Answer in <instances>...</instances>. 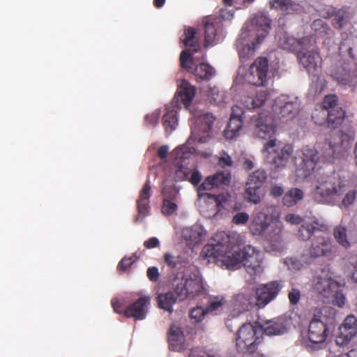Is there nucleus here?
Wrapping results in <instances>:
<instances>
[{
	"label": "nucleus",
	"mask_w": 357,
	"mask_h": 357,
	"mask_svg": "<svg viewBox=\"0 0 357 357\" xmlns=\"http://www.w3.org/2000/svg\"><path fill=\"white\" fill-rule=\"evenodd\" d=\"M236 48L241 59L248 58L255 53V44L245 43L244 39L238 38L236 42Z\"/></svg>",
	"instance_id": "ea45409f"
},
{
	"label": "nucleus",
	"mask_w": 357,
	"mask_h": 357,
	"mask_svg": "<svg viewBox=\"0 0 357 357\" xmlns=\"http://www.w3.org/2000/svg\"><path fill=\"white\" fill-rule=\"evenodd\" d=\"M231 181V173L229 172L220 171L208 176L197 187V194L199 198L209 197L210 193L206 191L211 190L217 188L228 185Z\"/></svg>",
	"instance_id": "ddd939ff"
},
{
	"label": "nucleus",
	"mask_w": 357,
	"mask_h": 357,
	"mask_svg": "<svg viewBox=\"0 0 357 357\" xmlns=\"http://www.w3.org/2000/svg\"><path fill=\"white\" fill-rule=\"evenodd\" d=\"M206 314L207 311H206V309L203 308L202 307L197 306L196 307H194L190 311V318L194 322L198 323L204 319L205 314Z\"/></svg>",
	"instance_id": "3c124183"
},
{
	"label": "nucleus",
	"mask_w": 357,
	"mask_h": 357,
	"mask_svg": "<svg viewBox=\"0 0 357 357\" xmlns=\"http://www.w3.org/2000/svg\"><path fill=\"white\" fill-rule=\"evenodd\" d=\"M177 123V110L174 108H167V111L162 116V125L166 132L171 133L174 131Z\"/></svg>",
	"instance_id": "f704fd0d"
},
{
	"label": "nucleus",
	"mask_w": 357,
	"mask_h": 357,
	"mask_svg": "<svg viewBox=\"0 0 357 357\" xmlns=\"http://www.w3.org/2000/svg\"><path fill=\"white\" fill-rule=\"evenodd\" d=\"M345 192V185L339 178L333 176L321 177L312 195L317 203L335 204Z\"/></svg>",
	"instance_id": "20e7f679"
},
{
	"label": "nucleus",
	"mask_w": 357,
	"mask_h": 357,
	"mask_svg": "<svg viewBox=\"0 0 357 357\" xmlns=\"http://www.w3.org/2000/svg\"><path fill=\"white\" fill-rule=\"evenodd\" d=\"M233 303L235 307L234 310H237V313L239 314L255 305V298L250 291L245 290L234 296Z\"/></svg>",
	"instance_id": "bb28decb"
},
{
	"label": "nucleus",
	"mask_w": 357,
	"mask_h": 357,
	"mask_svg": "<svg viewBox=\"0 0 357 357\" xmlns=\"http://www.w3.org/2000/svg\"><path fill=\"white\" fill-rule=\"evenodd\" d=\"M333 236L336 242L344 249H348L351 243L347 238V229L345 226L339 225L333 228Z\"/></svg>",
	"instance_id": "4c0bfd02"
},
{
	"label": "nucleus",
	"mask_w": 357,
	"mask_h": 357,
	"mask_svg": "<svg viewBox=\"0 0 357 357\" xmlns=\"http://www.w3.org/2000/svg\"><path fill=\"white\" fill-rule=\"evenodd\" d=\"M178 209L176 201H171L167 199L162 200L161 211L163 215L170 216L175 213Z\"/></svg>",
	"instance_id": "8fccbe9b"
},
{
	"label": "nucleus",
	"mask_w": 357,
	"mask_h": 357,
	"mask_svg": "<svg viewBox=\"0 0 357 357\" xmlns=\"http://www.w3.org/2000/svg\"><path fill=\"white\" fill-rule=\"evenodd\" d=\"M184 335L180 327L172 324L168 331L169 348L173 351H181L184 349Z\"/></svg>",
	"instance_id": "cd10ccee"
},
{
	"label": "nucleus",
	"mask_w": 357,
	"mask_h": 357,
	"mask_svg": "<svg viewBox=\"0 0 357 357\" xmlns=\"http://www.w3.org/2000/svg\"><path fill=\"white\" fill-rule=\"evenodd\" d=\"M181 67L188 72H192L197 82L209 80L215 74L213 68L207 63H202L196 66L192 70L194 58L190 50H183L180 54Z\"/></svg>",
	"instance_id": "6e6552de"
},
{
	"label": "nucleus",
	"mask_w": 357,
	"mask_h": 357,
	"mask_svg": "<svg viewBox=\"0 0 357 357\" xmlns=\"http://www.w3.org/2000/svg\"><path fill=\"white\" fill-rule=\"evenodd\" d=\"M218 165L222 168L231 167L233 165V160H231V158L225 151H222L218 160Z\"/></svg>",
	"instance_id": "69168bd1"
},
{
	"label": "nucleus",
	"mask_w": 357,
	"mask_h": 357,
	"mask_svg": "<svg viewBox=\"0 0 357 357\" xmlns=\"http://www.w3.org/2000/svg\"><path fill=\"white\" fill-rule=\"evenodd\" d=\"M305 50L306 48L297 52V59L309 73H314L317 70L319 54L313 50L304 51Z\"/></svg>",
	"instance_id": "a878e982"
},
{
	"label": "nucleus",
	"mask_w": 357,
	"mask_h": 357,
	"mask_svg": "<svg viewBox=\"0 0 357 357\" xmlns=\"http://www.w3.org/2000/svg\"><path fill=\"white\" fill-rule=\"evenodd\" d=\"M243 125V119L236 117H230L227 129L224 132L227 139H231L238 135Z\"/></svg>",
	"instance_id": "c9c22d12"
},
{
	"label": "nucleus",
	"mask_w": 357,
	"mask_h": 357,
	"mask_svg": "<svg viewBox=\"0 0 357 357\" xmlns=\"http://www.w3.org/2000/svg\"><path fill=\"white\" fill-rule=\"evenodd\" d=\"M301 298V291L299 289L292 287L288 292V298L291 305H297Z\"/></svg>",
	"instance_id": "4d7b16f0"
},
{
	"label": "nucleus",
	"mask_w": 357,
	"mask_h": 357,
	"mask_svg": "<svg viewBox=\"0 0 357 357\" xmlns=\"http://www.w3.org/2000/svg\"><path fill=\"white\" fill-rule=\"evenodd\" d=\"M267 178L265 170L259 169L250 174L246 182L245 195L249 202L253 204L260 202L259 190Z\"/></svg>",
	"instance_id": "4468645a"
},
{
	"label": "nucleus",
	"mask_w": 357,
	"mask_h": 357,
	"mask_svg": "<svg viewBox=\"0 0 357 357\" xmlns=\"http://www.w3.org/2000/svg\"><path fill=\"white\" fill-rule=\"evenodd\" d=\"M319 293L335 305L342 307L345 303V296L342 292L343 287L332 279H325L317 285Z\"/></svg>",
	"instance_id": "9b49d317"
},
{
	"label": "nucleus",
	"mask_w": 357,
	"mask_h": 357,
	"mask_svg": "<svg viewBox=\"0 0 357 357\" xmlns=\"http://www.w3.org/2000/svg\"><path fill=\"white\" fill-rule=\"evenodd\" d=\"M284 220L287 222H288L291 225H298L301 224L302 225L303 224L304 219L303 217H301L299 215L294 214V213H288L285 215ZM305 223V222H304V224Z\"/></svg>",
	"instance_id": "e2e57ef3"
},
{
	"label": "nucleus",
	"mask_w": 357,
	"mask_h": 357,
	"mask_svg": "<svg viewBox=\"0 0 357 357\" xmlns=\"http://www.w3.org/2000/svg\"><path fill=\"white\" fill-rule=\"evenodd\" d=\"M151 185L149 181H147L139 192V196L137 200V207L138 215L135 218V222L139 219H143L149 214V199L151 197Z\"/></svg>",
	"instance_id": "b1692460"
},
{
	"label": "nucleus",
	"mask_w": 357,
	"mask_h": 357,
	"mask_svg": "<svg viewBox=\"0 0 357 357\" xmlns=\"http://www.w3.org/2000/svg\"><path fill=\"white\" fill-rule=\"evenodd\" d=\"M300 155L302 161L296 169V175L300 179H305L309 177L315 169V167L320 160L318 151L308 146L301 149Z\"/></svg>",
	"instance_id": "9d476101"
},
{
	"label": "nucleus",
	"mask_w": 357,
	"mask_h": 357,
	"mask_svg": "<svg viewBox=\"0 0 357 357\" xmlns=\"http://www.w3.org/2000/svg\"><path fill=\"white\" fill-rule=\"evenodd\" d=\"M218 249L225 251H232L236 245L234 237L227 234L225 231H218L213 237L212 243Z\"/></svg>",
	"instance_id": "c756f323"
},
{
	"label": "nucleus",
	"mask_w": 357,
	"mask_h": 357,
	"mask_svg": "<svg viewBox=\"0 0 357 357\" xmlns=\"http://www.w3.org/2000/svg\"><path fill=\"white\" fill-rule=\"evenodd\" d=\"M276 142L275 139H269L264 144L262 151L266 154V160L275 169H283L294 160V146L287 144L280 148Z\"/></svg>",
	"instance_id": "423d86ee"
},
{
	"label": "nucleus",
	"mask_w": 357,
	"mask_h": 357,
	"mask_svg": "<svg viewBox=\"0 0 357 357\" xmlns=\"http://www.w3.org/2000/svg\"><path fill=\"white\" fill-rule=\"evenodd\" d=\"M349 54L354 63H344L340 67L333 69L331 76L341 85H351L357 78V44L349 47Z\"/></svg>",
	"instance_id": "0eeeda50"
},
{
	"label": "nucleus",
	"mask_w": 357,
	"mask_h": 357,
	"mask_svg": "<svg viewBox=\"0 0 357 357\" xmlns=\"http://www.w3.org/2000/svg\"><path fill=\"white\" fill-rule=\"evenodd\" d=\"M300 102L296 97L281 96L275 102L274 112L279 119H292L299 112Z\"/></svg>",
	"instance_id": "f3484780"
},
{
	"label": "nucleus",
	"mask_w": 357,
	"mask_h": 357,
	"mask_svg": "<svg viewBox=\"0 0 357 357\" xmlns=\"http://www.w3.org/2000/svg\"><path fill=\"white\" fill-rule=\"evenodd\" d=\"M181 40L185 46L192 47V53L201 49V44L196 38V30L192 27H188L184 30Z\"/></svg>",
	"instance_id": "473e14b6"
},
{
	"label": "nucleus",
	"mask_w": 357,
	"mask_h": 357,
	"mask_svg": "<svg viewBox=\"0 0 357 357\" xmlns=\"http://www.w3.org/2000/svg\"><path fill=\"white\" fill-rule=\"evenodd\" d=\"M303 198V192L297 188L288 190L282 198V203L285 206L291 207L296 205Z\"/></svg>",
	"instance_id": "e433bc0d"
},
{
	"label": "nucleus",
	"mask_w": 357,
	"mask_h": 357,
	"mask_svg": "<svg viewBox=\"0 0 357 357\" xmlns=\"http://www.w3.org/2000/svg\"><path fill=\"white\" fill-rule=\"evenodd\" d=\"M333 26L335 29H341L345 26L350 18L349 12L345 8H341L337 10L333 15Z\"/></svg>",
	"instance_id": "37998d69"
},
{
	"label": "nucleus",
	"mask_w": 357,
	"mask_h": 357,
	"mask_svg": "<svg viewBox=\"0 0 357 357\" xmlns=\"http://www.w3.org/2000/svg\"><path fill=\"white\" fill-rule=\"evenodd\" d=\"M268 61L266 57H258L250 65L245 79L250 84L260 86L267 83Z\"/></svg>",
	"instance_id": "f8f14e48"
},
{
	"label": "nucleus",
	"mask_w": 357,
	"mask_h": 357,
	"mask_svg": "<svg viewBox=\"0 0 357 357\" xmlns=\"http://www.w3.org/2000/svg\"><path fill=\"white\" fill-rule=\"evenodd\" d=\"M244 253L245 259L243 266L247 273L250 275H256L261 273L263 268L261 266L262 257L260 251L257 250L255 247L246 245L244 247Z\"/></svg>",
	"instance_id": "aec40b11"
},
{
	"label": "nucleus",
	"mask_w": 357,
	"mask_h": 357,
	"mask_svg": "<svg viewBox=\"0 0 357 357\" xmlns=\"http://www.w3.org/2000/svg\"><path fill=\"white\" fill-rule=\"evenodd\" d=\"M357 191L356 190H351L348 191L342 199L341 205L347 208L351 205L356 197Z\"/></svg>",
	"instance_id": "052dcab7"
},
{
	"label": "nucleus",
	"mask_w": 357,
	"mask_h": 357,
	"mask_svg": "<svg viewBox=\"0 0 357 357\" xmlns=\"http://www.w3.org/2000/svg\"><path fill=\"white\" fill-rule=\"evenodd\" d=\"M204 198L213 199L218 211H220L221 209L224 208L225 204L228 200L227 197L224 194H219L218 195L210 194L209 197H204Z\"/></svg>",
	"instance_id": "6e6d98bb"
},
{
	"label": "nucleus",
	"mask_w": 357,
	"mask_h": 357,
	"mask_svg": "<svg viewBox=\"0 0 357 357\" xmlns=\"http://www.w3.org/2000/svg\"><path fill=\"white\" fill-rule=\"evenodd\" d=\"M345 112L341 108L332 109L329 111H316L312 114V118L317 125L326 124L327 127L337 128L344 119Z\"/></svg>",
	"instance_id": "2eb2a0df"
},
{
	"label": "nucleus",
	"mask_w": 357,
	"mask_h": 357,
	"mask_svg": "<svg viewBox=\"0 0 357 357\" xmlns=\"http://www.w3.org/2000/svg\"><path fill=\"white\" fill-rule=\"evenodd\" d=\"M337 101V97L335 95L326 96L322 102L323 109L321 110L328 111V109H334L333 107L335 106Z\"/></svg>",
	"instance_id": "bf43d9fd"
},
{
	"label": "nucleus",
	"mask_w": 357,
	"mask_h": 357,
	"mask_svg": "<svg viewBox=\"0 0 357 357\" xmlns=\"http://www.w3.org/2000/svg\"><path fill=\"white\" fill-rule=\"evenodd\" d=\"M289 321L284 317H278L267 321L263 326L262 333L268 335H280L287 331Z\"/></svg>",
	"instance_id": "393cba45"
},
{
	"label": "nucleus",
	"mask_w": 357,
	"mask_h": 357,
	"mask_svg": "<svg viewBox=\"0 0 357 357\" xmlns=\"http://www.w3.org/2000/svg\"><path fill=\"white\" fill-rule=\"evenodd\" d=\"M276 38L278 45L281 49L296 53L301 50L307 48V45L310 42L307 37L297 40L287 32H279Z\"/></svg>",
	"instance_id": "412c9836"
},
{
	"label": "nucleus",
	"mask_w": 357,
	"mask_h": 357,
	"mask_svg": "<svg viewBox=\"0 0 357 357\" xmlns=\"http://www.w3.org/2000/svg\"><path fill=\"white\" fill-rule=\"evenodd\" d=\"M349 263L351 278L357 283V255L351 256L349 258Z\"/></svg>",
	"instance_id": "680f3d73"
},
{
	"label": "nucleus",
	"mask_w": 357,
	"mask_h": 357,
	"mask_svg": "<svg viewBox=\"0 0 357 357\" xmlns=\"http://www.w3.org/2000/svg\"><path fill=\"white\" fill-rule=\"evenodd\" d=\"M312 87L316 93H321L326 86V81L321 76L313 75Z\"/></svg>",
	"instance_id": "603ef678"
},
{
	"label": "nucleus",
	"mask_w": 357,
	"mask_h": 357,
	"mask_svg": "<svg viewBox=\"0 0 357 357\" xmlns=\"http://www.w3.org/2000/svg\"><path fill=\"white\" fill-rule=\"evenodd\" d=\"M261 210L253 218L250 225V231L255 236H263L266 241V248L269 252H282L286 248L282 236L283 223L278 216L269 215L266 211Z\"/></svg>",
	"instance_id": "f03ea898"
},
{
	"label": "nucleus",
	"mask_w": 357,
	"mask_h": 357,
	"mask_svg": "<svg viewBox=\"0 0 357 357\" xmlns=\"http://www.w3.org/2000/svg\"><path fill=\"white\" fill-rule=\"evenodd\" d=\"M282 285L278 281H273L265 284H261L256 288L255 305L258 308L264 307L271 301L275 299L281 290Z\"/></svg>",
	"instance_id": "dca6fc26"
},
{
	"label": "nucleus",
	"mask_w": 357,
	"mask_h": 357,
	"mask_svg": "<svg viewBox=\"0 0 357 357\" xmlns=\"http://www.w3.org/2000/svg\"><path fill=\"white\" fill-rule=\"evenodd\" d=\"M196 89L194 86L191 85L186 79H182L178 84L177 91L178 99L181 103L188 107L192 103V101L195 96Z\"/></svg>",
	"instance_id": "c85d7f7f"
},
{
	"label": "nucleus",
	"mask_w": 357,
	"mask_h": 357,
	"mask_svg": "<svg viewBox=\"0 0 357 357\" xmlns=\"http://www.w3.org/2000/svg\"><path fill=\"white\" fill-rule=\"evenodd\" d=\"M271 7L279 9L287 14L293 11L295 6L291 0H271L270 1Z\"/></svg>",
	"instance_id": "09e8293b"
},
{
	"label": "nucleus",
	"mask_w": 357,
	"mask_h": 357,
	"mask_svg": "<svg viewBox=\"0 0 357 357\" xmlns=\"http://www.w3.org/2000/svg\"><path fill=\"white\" fill-rule=\"evenodd\" d=\"M149 305L150 298L149 296L140 297L125 308L123 315L127 318L132 317L135 320H142L146 316Z\"/></svg>",
	"instance_id": "4be33fe9"
},
{
	"label": "nucleus",
	"mask_w": 357,
	"mask_h": 357,
	"mask_svg": "<svg viewBox=\"0 0 357 357\" xmlns=\"http://www.w3.org/2000/svg\"><path fill=\"white\" fill-rule=\"evenodd\" d=\"M329 334V328L326 324L314 316L310 321L307 330V338L314 344L325 342Z\"/></svg>",
	"instance_id": "6ab92c4d"
},
{
	"label": "nucleus",
	"mask_w": 357,
	"mask_h": 357,
	"mask_svg": "<svg viewBox=\"0 0 357 357\" xmlns=\"http://www.w3.org/2000/svg\"><path fill=\"white\" fill-rule=\"evenodd\" d=\"M253 133L260 139L271 138L276 132L273 117L266 112L254 115L250 120Z\"/></svg>",
	"instance_id": "1a4fd4ad"
},
{
	"label": "nucleus",
	"mask_w": 357,
	"mask_h": 357,
	"mask_svg": "<svg viewBox=\"0 0 357 357\" xmlns=\"http://www.w3.org/2000/svg\"><path fill=\"white\" fill-rule=\"evenodd\" d=\"M162 193L164 196L163 199L176 201L178 190L174 186H165L162 188Z\"/></svg>",
	"instance_id": "864d4df0"
},
{
	"label": "nucleus",
	"mask_w": 357,
	"mask_h": 357,
	"mask_svg": "<svg viewBox=\"0 0 357 357\" xmlns=\"http://www.w3.org/2000/svg\"><path fill=\"white\" fill-rule=\"evenodd\" d=\"M164 261L167 266L174 268L177 266L178 259L170 253L164 255Z\"/></svg>",
	"instance_id": "774afa93"
},
{
	"label": "nucleus",
	"mask_w": 357,
	"mask_h": 357,
	"mask_svg": "<svg viewBox=\"0 0 357 357\" xmlns=\"http://www.w3.org/2000/svg\"><path fill=\"white\" fill-rule=\"evenodd\" d=\"M216 37V29L213 23L206 22L204 25V47L212 45Z\"/></svg>",
	"instance_id": "49530a36"
},
{
	"label": "nucleus",
	"mask_w": 357,
	"mask_h": 357,
	"mask_svg": "<svg viewBox=\"0 0 357 357\" xmlns=\"http://www.w3.org/2000/svg\"><path fill=\"white\" fill-rule=\"evenodd\" d=\"M204 236L203 228L198 225H195L190 228L185 229L183 231V238L191 242L192 244L196 245L203 239Z\"/></svg>",
	"instance_id": "72a5a7b5"
},
{
	"label": "nucleus",
	"mask_w": 357,
	"mask_h": 357,
	"mask_svg": "<svg viewBox=\"0 0 357 357\" xmlns=\"http://www.w3.org/2000/svg\"><path fill=\"white\" fill-rule=\"evenodd\" d=\"M157 298L158 306L170 313L173 311V305L176 303V300L178 299L177 296H174V292L172 291L159 294Z\"/></svg>",
	"instance_id": "58836bf2"
},
{
	"label": "nucleus",
	"mask_w": 357,
	"mask_h": 357,
	"mask_svg": "<svg viewBox=\"0 0 357 357\" xmlns=\"http://www.w3.org/2000/svg\"><path fill=\"white\" fill-rule=\"evenodd\" d=\"M245 255L244 253V248L242 250L228 251L225 255L222 257V261L228 268H238L241 264H244Z\"/></svg>",
	"instance_id": "7c9ffc66"
},
{
	"label": "nucleus",
	"mask_w": 357,
	"mask_h": 357,
	"mask_svg": "<svg viewBox=\"0 0 357 357\" xmlns=\"http://www.w3.org/2000/svg\"><path fill=\"white\" fill-rule=\"evenodd\" d=\"M311 28L318 37L324 38L333 33L330 26L321 19L314 20L312 23Z\"/></svg>",
	"instance_id": "a19ab883"
},
{
	"label": "nucleus",
	"mask_w": 357,
	"mask_h": 357,
	"mask_svg": "<svg viewBox=\"0 0 357 357\" xmlns=\"http://www.w3.org/2000/svg\"><path fill=\"white\" fill-rule=\"evenodd\" d=\"M357 333V319L354 315L347 316L338 328L335 342L340 346H346Z\"/></svg>",
	"instance_id": "a211bd4d"
},
{
	"label": "nucleus",
	"mask_w": 357,
	"mask_h": 357,
	"mask_svg": "<svg viewBox=\"0 0 357 357\" xmlns=\"http://www.w3.org/2000/svg\"><path fill=\"white\" fill-rule=\"evenodd\" d=\"M268 98L265 91H259L255 96H244L242 98L243 105L248 109H252L262 106Z\"/></svg>",
	"instance_id": "2f4dec72"
},
{
	"label": "nucleus",
	"mask_w": 357,
	"mask_h": 357,
	"mask_svg": "<svg viewBox=\"0 0 357 357\" xmlns=\"http://www.w3.org/2000/svg\"><path fill=\"white\" fill-rule=\"evenodd\" d=\"M262 328L257 322L243 324L236 333V348L239 353L252 354L263 342Z\"/></svg>",
	"instance_id": "7ed1b4c3"
},
{
	"label": "nucleus",
	"mask_w": 357,
	"mask_h": 357,
	"mask_svg": "<svg viewBox=\"0 0 357 357\" xmlns=\"http://www.w3.org/2000/svg\"><path fill=\"white\" fill-rule=\"evenodd\" d=\"M138 257L136 254H133L131 257H123L119 263L117 269L119 271H124L127 270L137 259Z\"/></svg>",
	"instance_id": "5fc2aeb1"
},
{
	"label": "nucleus",
	"mask_w": 357,
	"mask_h": 357,
	"mask_svg": "<svg viewBox=\"0 0 357 357\" xmlns=\"http://www.w3.org/2000/svg\"><path fill=\"white\" fill-rule=\"evenodd\" d=\"M249 220L247 213L241 212L236 213L232 218V222L235 225H245Z\"/></svg>",
	"instance_id": "338daca9"
},
{
	"label": "nucleus",
	"mask_w": 357,
	"mask_h": 357,
	"mask_svg": "<svg viewBox=\"0 0 357 357\" xmlns=\"http://www.w3.org/2000/svg\"><path fill=\"white\" fill-rule=\"evenodd\" d=\"M214 120L215 117L212 114L205 113L200 115L196 120V123L198 124V130L204 133L209 132L212 129Z\"/></svg>",
	"instance_id": "79ce46f5"
},
{
	"label": "nucleus",
	"mask_w": 357,
	"mask_h": 357,
	"mask_svg": "<svg viewBox=\"0 0 357 357\" xmlns=\"http://www.w3.org/2000/svg\"><path fill=\"white\" fill-rule=\"evenodd\" d=\"M174 153L176 158L180 159L188 158L191 153L189 148L185 145L178 146L174 149Z\"/></svg>",
	"instance_id": "0e129e2a"
},
{
	"label": "nucleus",
	"mask_w": 357,
	"mask_h": 357,
	"mask_svg": "<svg viewBox=\"0 0 357 357\" xmlns=\"http://www.w3.org/2000/svg\"><path fill=\"white\" fill-rule=\"evenodd\" d=\"M172 289L179 301L195 299L206 294L202 277L197 273L176 276L172 282Z\"/></svg>",
	"instance_id": "39448f33"
},
{
	"label": "nucleus",
	"mask_w": 357,
	"mask_h": 357,
	"mask_svg": "<svg viewBox=\"0 0 357 357\" xmlns=\"http://www.w3.org/2000/svg\"><path fill=\"white\" fill-rule=\"evenodd\" d=\"M284 264L287 266L289 270L296 271L301 270L303 267H305L307 265H309L310 263L305 262L303 252L300 258H286L284 261Z\"/></svg>",
	"instance_id": "c03bdc74"
},
{
	"label": "nucleus",
	"mask_w": 357,
	"mask_h": 357,
	"mask_svg": "<svg viewBox=\"0 0 357 357\" xmlns=\"http://www.w3.org/2000/svg\"><path fill=\"white\" fill-rule=\"evenodd\" d=\"M191 172L189 168L184 166H179L174 172L175 179L176 181H184L188 178Z\"/></svg>",
	"instance_id": "13d9d810"
},
{
	"label": "nucleus",
	"mask_w": 357,
	"mask_h": 357,
	"mask_svg": "<svg viewBox=\"0 0 357 357\" xmlns=\"http://www.w3.org/2000/svg\"><path fill=\"white\" fill-rule=\"evenodd\" d=\"M335 146L331 142H325L322 147V153L320 158L324 162H332L335 158Z\"/></svg>",
	"instance_id": "de8ad7c7"
},
{
	"label": "nucleus",
	"mask_w": 357,
	"mask_h": 357,
	"mask_svg": "<svg viewBox=\"0 0 357 357\" xmlns=\"http://www.w3.org/2000/svg\"><path fill=\"white\" fill-rule=\"evenodd\" d=\"M201 253L205 257L213 258L220 261H222V257L225 255V251L218 249L212 243L206 245Z\"/></svg>",
	"instance_id": "a18cd8bd"
},
{
	"label": "nucleus",
	"mask_w": 357,
	"mask_h": 357,
	"mask_svg": "<svg viewBox=\"0 0 357 357\" xmlns=\"http://www.w3.org/2000/svg\"><path fill=\"white\" fill-rule=\"evenodd\" d=\"M328 231V225L322 220L316 219L300 226L298 236L301 240L307 241L313 237L309 248L303 252L305 262L311 263L314 259L320 257L328 259L333 257L335 245L331 237L324 235H315L318 231L327 233Z\"/></svg>",
	"instance_id": "f257e3e1"
},
{
	"label": "nucleus",
	"mask_w": 357,
	"mask_h": 357,
	"mask_svg": "<svg viewBox=\"0 0 357 357\" xmlns=\"http://www.w3.org/2000/svg\"><path fill=\"white\" fill-rule=\"evenodd\" d=\"M250 31L256 32L257 42L261 43L271 29V20L264 14L259 13L250 20Z\"/></svg>",
	"instance_id": "5701e85b"
}]
</instances>
